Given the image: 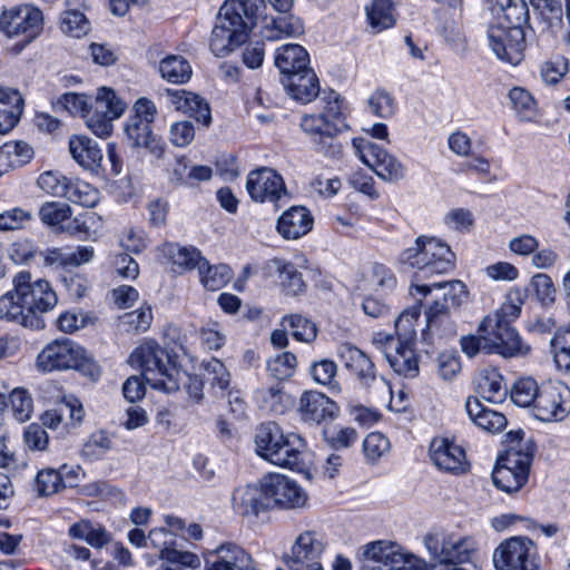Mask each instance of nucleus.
Here are the masks:
<instances>
[{"label": "nucleus", "instance_id": "f257e3e1", "mask_svg": "<svg viewBox=\"0 0 570 570\" xmlns=\"http://www.w3.org/2000/svg\"><path fill=\"white\" fill-rule=\"evenodd\" d=\"M57 302V294L46 279L33 281L29 272H21L13 278V289L0 297V318L42 330L46 326L42 315Z\"/></svg>", "mask_w": 570, "mask_h": 570}, {"label": "nucleus", "instance_id": "f03ea898", "mask_svg": "<svg viewBox=\"0 0 570 570\" xmlns=\"http://www.w3.org/2000/svg\"><path fill=\"white\" fill-rule=\"evenodd\" d=\"M323 108L317 112L304 114L299 119L301 130L311 139L316 153L328 159H340L343 150L335 137L347 129L344 99L333 89L321 96Z\"/></svg>", "mask_w": 570, "mask_h": 570}, {"label": "nucleus", "instance_id": "7ed1b4c3", "mask_svg": "<svg viewBox=\"0 0 570 570\" xmlns=\"http://www.w3.org/2000/svg\"><path fill=\"white\" fill-rule=\"evenodd\" d=\"M264 0H226L218 10L209 38L216 57H226L245 43L256 26Z\"/></svg>", "mask_w": 570, "mask_h": 570}, {"label": "nucleus", "instance_id": "20e7f679", "mask_svg": "<svg viewBox=\"0 0 570 570\" xmlns=\"http://www.w3.org/2000/svg\"><path fill=\"white\" fill-rule=\"evenodd\" d=\"M522 303L518 293L509 294L500 308L480 323L479 332L487 333L489 354L495 353L509 358L524 356L529 353L530 346L522 341L511 325L519 317Z\"/></svg>", "mask_w": 570, "mask_h": 570}, {"label": "nucleus", "instance_id": "39448f33", "mask_svg": "<svg viewBox=\"0 0 570 570\" xmlns=\"http://www.w3.org/2000/svg\"><path fill=\"white\" fill-rule=\"evenodd\" d=\"M400 262L416 269L414 281L446 274L454 268L455 254L443 240L433 236H419L414 245L404 249Z\"/></svg>", "mask_w": 570, "mask_h": 570}, {"label": "nucleus", "instance_id": "423d86ee", "mask_svg": "<svg viewBox=\"0 0 570 570\" xmlns=\"http://www.w3.org/2000/svg\"><path fill=\"white\" fill-rule=\"evenodd\" d=\"M129 363L141 370L142 379L154 389L167 393L179 389L180 372L167 352L155 342H146L129 356Z\"/></svg>", "mask_w": 570, "mask_h": 570}, {"label": "nucleus", "instance_id": "0eeeda50", "mask_svg": "<svg viewBox=\"0 0 570 570\" xmlns=\"http://www.w3.org/2000/svg\"><path fill=\"white\" fill-rule=\"evenodd\" d=\"M36 366L41 372L79 368L86 371L92 380L100 375L99 368L88 362L85 350L71 340H55L38 354Z\"/></svg>", "mask_w": 570, "mask_h": 570}, {"label": "nucleus", "instance_id": "6e6552de", "mask_svg": "<svg viewBox=\"0 0 570 570\" xmlns=\"http://www.w3.org/2000/svg\"><path fill=\"white\" fill-rule=\"evenodd\" d=\"M126 107L112 89L98 88L96 96L90 97L89 114H85L88 129L98 137L107 138L112 131V121L124 114Z\"/></svg>", "mask_w": 570, "mask_h": 570}, {"label": "nucleus", "instance_id": "1a4fd4ad", "mask_svg": "<svg viewBox=\"0 0 570 570\" xmlns=\"http://www.w3.org/2000/svg\"><path fill=\"white\" fill-rule=\"evenodd\" d=\"M353 147L361 161L382 180L397 183L405 178L404 165L377 144L364 138H355Z\"/></svg>", "mask_w": 570, "mask_h": 570}, {"label": "nucleus", "instance_id": "9d476101", "mask_svg": "<svg viewBox=\"0 0 570 570\" xmlns=\"http://www.w3.org/2000/svg\"><path fill=\"white\" fill-rule=\"evenodd\" d=\"M495 570H540L537 547L527 537H512L493 552Z\"/></svg>", "mask_w": 570, "mask_h": 570}, {"label": "nucleus", "instance_id": "9b49d317", "mask_svg": "<svg viewBox=\"0 0 570 570\" xmlns=\"http://www.w3.org/2000/svg\"><path fill=\"white\" fill-rule=\"evenodd\" d=\"M42 24V12L30 4L13 7L0 16V31L7 38H21L24 46L40 35Z\"/></svg>", "mask_w": 570, "mask_h": 570}, {"label": "nucleus", "instance_id": "f8f14e48", "mask_svg": "<svg viewBox=\"0 0 570 570\" xmlns=\"http://www.w3.org/2000/svg\"><path fill=\"white\" fill-rule=\"evenodd\" d=\"M424 546L430 556L440 563L473 562L478 554V542L473 537L449 534L440 540L438 535L428 534Z\"/></svg>", "mask_w": 570, "mask_h": 570}, {"label": "nucleus", "instance_id": "ddd939ff", "mask_svg": "<svg viewBox=\"0 0 570 570\" xmlns=\"http://www.w3.org/2000/svg\"><path fill=\"white\" fill-rule=\"evenodd\" d=\"M531 461L530 453L510 448L492 472L494 485L507 493L519 491L528 481Z\"/></svg>", "mask_w": 570, "mask_h": 570}, {"label": "nucleus", "instance_id": "4468645a", "mask_svg": "<svg viewBox=\"0 0 570 570\" xmlns=\"http://www.w3.org/2000/svg\"><path fill=\"white\" fill-rule=\"evenodd\" d=\"M532 413L542 422L562 421L570 413V387L561 381L543 382Z\"/></svg>", "mask_w": 570, "mask_h": 570}, {"label": "nucleus", "instance_id": "2eb2a0df", "mask_svg": "<svg viewBox=\"0 0 570 570\" xmlns=\"http://www.w3.org/2000/svg\"><path fill=\"white\" fill-rule=\"evenodd\" d=\"M373 344L384 355L393 371L400 375L413 377L419 373V361L413 350V342L395 340L394 335L376 333Z\"/></svg>", "mask_w": 570, "mask_h": 570}, {"label": "nucleus", "instance_id": "dca6fc26", "mask_svg": "<svg viewBox=\"0 0 570 570\" xmlns=\"http://www.w3.org/2000/svg\"><path fill=\"white\" fill-rule=\"evenodd\" d=\"M488 39L493 53L501 61L512 66L522 61L525 48L523 28L490 23Z\"/></svg>", "mask_w": 570, "mask_h": 570}, {"label": "nucleus", "instance_id": "f3484780", "mask_svg": "<svg viewBox=\"0 0 570 570\" xmlns=\"http://www.w3.org/2000/svg\"><path fill=\"white\" fill-rule=\"evenodd\" d=\"M246 190L254 202L272 203L278 209L285 185L282 175L272 168L261 167L247 175Z\"/></svg>", "mask_w": 570, "mask_h": 570}, {"label": "nucleus", "instance_id": "a211bd4d", "mask_svg": "<svg viewBox=\"0 0 570 570\" xmlns=\"http://www.w3.org/2000/svg\"><path fill=\"white\" fill-rule=\"evenodd\" d=\"M297 414L306 423L326 424L340 414L336 402L324 393L308 390L304 391L297 402Z\"/></svg>", "mask_w": 570, "mask_h": 570}, {"label": "nucleus", "instance_id": "6ab92c4d", "mask_svg": "<svg viewBox=\"0 0 570 570\" xmlns=\"http://www.w3.org/2000/svg\"><path fill=\"white\" fill-rule=\"evenodd\" d=\"M324 551L323 543L313 531L301 533L294 541L291 554H287L289 570H323L320 557Z\"/></svg>", "mask_w": 570, "mask_h": 570}, {"label": "nucleus", "instance_id": "aec40b11", "mask_svg": "<svg viewBox=\"0 0 570 570\" xmlns=\"http://www.w3.org/2000/svg\"><path fill=\"white\" fill-rule=\"evenodd\" d=\"M256 453L264 460L284 468L285 466V434L276 422L261 424L255 434Z\"/></svg>", "mask_w": 570, "mask_h": 570}, {"label": "nucleus", "instance_id": "412c9836", "mask_svg": "<svg viewBox=\"0 0 570 570\" xmlns=\"http://www.w3.org/2000/svg\"><path fill=\"white\" fill-rule=\"evenodd\" d=\"M430 458L444 472L460 474L468 469L464 450L446 438H435L432 440Z\"/></svg>", "mask_w": 570, "mask_h": 570}, {"label": "nucleus", "instance_id": "4be33fe9", "mask_svg": "<svg viewBox=\"0 0 570 570\" xmlns=\"http://www.w3.org/2000/svg\"><path fill=\"white\" fill-rule=\"evenodd\" d=\"M338 355L344 366L356 375L361 384L370 386L379 380L374 363L357 347L344 344L340 347Z\"/></svg>", "mask_w": 570, "mask_h": 570}, {"label": "nucleus", "instance_id": "5701e85b", "mask_svg": "<svg viewBox=\"0 0 570 570\" xmlns=\"http://www.w3.org/2000/svg\"><path fill=\"white\" fill-rule=\"evenodd\" d=\"M321 94L318 78L314 70L289 71L287 68V95L295 101L306 105Z\"/></svg>", "mask_w": 570, "mask_h": 570}, {"label": "nucleus", "instance_id": "b1692460", "mask_svg": "<svg viewBox=\"0 0 570 570\" xmlns=\"http://www.w3.org/2000/svg\"><path fill=\"white\" fill-rule=\"evenodd\" d=\"M441 291V296L436 299L441 301V305H445L448 311L451 308L460 307L468 297V291L464 283L461 281L441 282L432 284H417L412 283L410 292L414 295V292L426 296L432 289Z\"/></svg>", "mask_w": 570, "mask_h": 570}, {"label": "nucleus", "instance_id": "393cba45", "mask_svg": "<svg viewBox=\"0 0 570 570\" xmlns=\"http://www.w3.org/2000/svg\"><path fill=\"white\" fill-rule=\"evenodd\" d=\"M167 95L170 97V102L177 110L194 117L204 126L210 125V108L200 96L185 89H167Z\"/></svg>", "mask_w": 570, "mask_h": 570}, {"label": "nucleus", "instance_id": "a878e982", "mask_svg": "<svg viewBox=\"0 0 570 570\" xmlns=\"http://www.w3.org/2000/svg\"><path fill=\"white\" fill-rule=\"evenodd\" d=\"M491 23L522 28L529 19L524 0H490Z\"/></svg>", "mask_w": 570, "mask_h": 570}, {"label": "nucleus", "instance_id": "bb28decb", "mask_svg": "<svg viewBox=\"0 0 570 570\" xmlns=\"http://www.w3.org/2000/svg\"><path fill=\"white\" fill-rule=\"evenodd\" d=\"M127 142L134 147H144L154 156L160 157L164 153L160 139L153 134L151 125L137 117H129L125 125Z\"/></svg>", "mask_w": 570, "mask_h": 570}, {"label": "nucleus", "instance_id": "cd10ccee", "mask_svg": "<svg viewBox=\"0 0 570 570\" xmlns=\"http://www.w3.org/2000/svg\"><path fill=\"white\" fill-rule=\"evenodd\" d=\"M230 502L234 512L246 519H256L262 512L267 511L262 500V491L252 484L236 488Z\"/></svg>", "mask_w": 570, "mask_h": 570}, {"label": "nucleus", "instance_id": "c85d7f7f", "mask_svg": "<svg viewBox=\"0 0 570 570\" xmlns=\"http://www.w3.org/2000/svg\"><path fill=\"white\" fill-rule=\"evenodd\" d=\"M69 153L86 170L97 171L102 161V151L98 144L85 135H73L69 138Z\"/></svg>", "mask_w": 570, "mask_h": 570}, {"label": "nucleus", "instance_id": "c756f323", "mask_svg": "<svg viewBox=\"0 0 570 570\" xmlns=\"http://www.w3.org/2000/svg\"><path fill=\"white\" fill-rule=\"evenodd\" d=\"M21 94L12 88L0 87V134H8L19 122L23 110Z\"/></svg>", "mask_w": 570, "mask_h": 570}, {"label": "nucleus", "instance_id": "7c9ffc66", "mask_svg": "<svg viewBox=\"0 0 570 570\" xmlns=\"http://www.w3.org/2000/svg\"><path fill=\"white\" fill-rule=\"evenodd\" d=\"M312 454L305 440L297 433H287V469L298 473L305 481L311 480Z\"/></svg>", "mask_w": 570, "mask_h": 570}, {"label": "nucleus", "instance_id": "2f4dec72", "mask_svg": "<svg viewBox=\"0 0 570 570\" xmlns=\"http://www.w3.org/2000/svg\"><path fill=\"white\" fill-rule=\"evenodd\" d=\"M465 410L475 425L490 433L500 432L507 425V419L502 413L483 406L476 397H468Z\"/></svg>", "mask_w": 570, "mask_h": 570}, {"label": "nucleus", "instance_id": "473e14b6", "mask_svg": "<svg viewBox=\"0 0 570 570\" xmlns=\"http://www.w3.org/2000/svg\"><path fill=\"white\" fill-rule=\"evenodd\" d=\"M444 306L441 305L440 299H434L433 304L425 311L426 330L423 332L424 335L428 333L431 336H451L456 333L455 324L450 317V311Z\"/></svg>", "mask_w": 570, "mask_h": 570}, {"label": "nucleus", "instance_id": "72a5a7b5", "mask_svg": "<svg viewBox=\"0 0 570 570\" xmlns=\"http://www.w3.org/2000/svg\"><path fill=\"white\" fill-rule=\"evenodd\" d=\"M33 157L32 147L26 141H9L0 147V175L10 168L21 167Z\"/></svg>", "mask_w": 570, "mask_h": 570}, {"label": "nucleus", "instance_id": "f704fd0d", "mask_svg": "<svg viewBox=\"0 0 570 570\" xmlns=\"http://www.w3.org/2000/svg\"><path fill=\"white\" fill-rule=\"evenodd\" d=\"M262 500L266 510L283 509L285 498V475L268 473L259 481Z\"/></svg>", "mask_w": 570, "mask_h": 570}, {"label": "nucleus", "instance_id": "c9c22d12", "mask_svg": "<svg viewBox=\"0 0 570 570\" xmlns=\"http://www.w3.org/2000/svg\"><path fill=\"white\" fill-rule=\"evenodd\" d=\"M366 18L374 32H381L395 24L394 6L391 0H372L365 8Z\"/></svg>", "mask_w": 570, "mask_h": 570}, {"label": "nucleus", "instance_id": "e433bc0d", "mask_svg": "<svg viewBox=\"0 0 570 570\" xmlns=\"http://www.w3.org/2000/svg\"><path fill=\"white\" fill-rule=\"evenodd\" d=\"M164 253L169 261L181 271L199 269V265L205 264V257H203L200 250L194 246L167 244L164 248Z\"/></svg>", "mask_w": 570, "mask_h": 570}, {"label": "nucleus", "instance_id": "4c0bfd02", "mask_svg": "<svg viewBox=\"0 0 570 570\" xmlns=\"http://www.w3.org/2000/svg\"><path fill=\"white\" fill-rule=\"evenodd\" d=\"M161 77L171 83H185L191 77L189 61L179 55H169L159 61Z\"/></svg>", "mask_w": 570, "mask_h": 570}, {"label": "nucleus", "instance_id": "58836bf2", "mask_svg": "<svg viewBox=\"0 0 570 570\" xmlns=\"http://www.w3.org/2000/svg\"><path fill=\"white\" fill-rule=\"evenodd\" d=\"M69 534L75 539L85 540L89 546L96 549H101L110 541V534L105 527L94 524L88 520H81L72 524L69 529Z\"/></svg>", "mask_w": 570, "mask_h": 570}, {"label": "nucleus", "instance_id": "ea45409f", "mask_svg": "<svg viewBox=\"0 0 570 570\" xmlns=\"http://www.w3.org/2000/svg\"><path fill=\"white\" fill-rule=\"evenodd\" d=\"M71 214L70 206L59 202H47L38 210L41 223L59 233L62 232L63 223L70 219Z\"/></svg>", "mask_w": 570, "mask_h": 570}, {"label": "nucleus", "instance_id": "a19ab883", "mask_svg": "<svg viewBox=\"0 0 570 570\" xmlns=\"http://www.w3.org/2000/svg\"><path fill=\"white\" fill-rule=\"evenodd\" d=\"M204 265H199L200 283L209 291H218L224 287L233 277L230 267L226 264L209 265L208 261L204 259Z\"/></svg>", "mask_w": 570, "mask_h": 570}, {"label": "nucleus", "instance_id": "79ce46f5", "mask_svg": "<svg viewBox=\"0 0 570 570\" xmlns=\"http://www.w3.org/2000/svg\"><path fill=\"white\" fill-rule=\"evenodd\" d=\"M478 391L483 399L490 402L502 400L507 395L503 379L495 370L481 372L476 380Z\"/></svg>", "mask_w": 570, "mask_h": 570}, {"label": "nucleus", "instance_id": "37998d69", "mask_svg": "<svg viewBox=\"0 0 570 570\" xmlns=\"http://www.w3.org/2000/svg\"><path fill=\"white\" fill-rule=\"evenodd\" d=\"M322 436L324 442L336 451L351 448L358 439L355 429L330 423L323 426Z\"/></svg>", "mask_w": 570, "mask_h": 570}, {"label": "nucleus", "instance_id": "c03bdc74", "mask_svg": "<svg viewBox=\"0 0 570 570\" xmlns=\"http://www.w3.org/2000/svg\"><path fill=\"white\" fill-rule=\"evenodd\" d=\"M314 219L305 206H292L287 209V238L297 239L313 228Z\"/></svg>", "mask_w": 570, "mask_h": 570}, {"label": "nucleus", "instance_id": "a18cd8bd", "mask_svg": "<svg viewBox=\"0 0 570 570\" xmlns=\"http://www.w3.org/2000/svg\"><path fill=\"white\" fill-rule=\"evenodd\" d=\"M303 269L308 271V261L303 253H295L293 262L287 263V294L301 295L306 292Z\"/></svg>", "mask_w": 570, "mask_h": 570}, {"label": "nucleus", "instance_id": "49530a36", "mask_svg": "<svg viewBox=\"0 0 570 570\" xmlns=\"http://www.w3.org/2000/svg\"><path fill=\"white\" fill-rule=\"evenodd\" d=\"M401 547L393 542L376 541L365 546L364 557L370 561L379 563L375 569L384 570L391 567Z\"/></svg>", "mask_w": 570, "mask_h": 570}, {"label": "nucleus", "instance_id": "de8ad7c7", "mask_svg": "<svg viewBox=\"0 0 570 570\" xmlns=\"http://www.w3.org/2000/svg\"><path fill=\"white\" fill-rule=\"evenodd\" d=\"M67 191L63 198L83 207L92 208L99 202L98 189L83 180L70 179Z\"/></svg>", "mask_w": 570, "mask_h": 570}, {"label": "nucleus", "instance_id": "09e8293b", "mask_svg": "<svg viewBox=\"0 0 570 570\" xmlns=\"http://www.w3.org/2000/svg\"><path fill=\"white\" fill-rule=\"evenodd\" d=\"M509 99L520 120L532 121L535 119L538 114L537 104L529 91L514 87L509 92Z\"/></svg>", "mask_w": 570, "mask_h": 570}, {"label": "nucleus", "instance_id": "8fccbe9b", "mask_svg": "<svg viewBox=\"0 0 570 570\" xmlns=\"http://www.w3.org/2000/svg\"><path fill=\"white\" fill-rule=\"evenodd\" d=\"M311 375L315 383L326 386L331 393H340L341 386L336 381L337 365L327 358L314 362L311 366Z\"/></svg>", "mask_w": 570, "mask_h": 570}, {"label": "nucleus", "instance_id": "3c124183", "mask_svg": "<svg viewBox=\"0 0 570 570\" xmlns=\"http://www.w3.org/2000/svg\"><path fill=\"white\" fill-rule=\"evenodd\" d=\"M214 553L223 557L228 561L229 566L238 570H254L252 557L239 546L233 542H226L218 546Z\"/></svg>", "mask_w": 570, "mask_h": 570}, {"label": "nucleus", "instance_id": "603ef678", "mask_svg": "<svg viewBox=\"0 0 570 570\" xmlns=\"http://www.w3.org/2000/svg\"><path fill=\"white\" fill-rule=\"evenodd\" d=\"M112 449V439L104 430L94 432L85 442L81 455L90 461L99 460Z\"/></svg>", "mask_w": 570, "mask_h": 570}, {"label": "nucleus", "instance_id": "864d4df0", "mask_svg": "<svg viewBox=\"0 0 570 570\" xmlns=\"http://www.w3.org/2000/svg\"><path fill=\"white\" fill-rule=\"evenodd\" d=\"M53 109L85 118V114H89L90 110V97L83 94L66 92L53 104Z\"/></svg>", "mask_w": 570, "mask_h": 570}, {"label": "nucleus", "instance_id": "5fc2aeb1", "mask_svg": "<svg viewBox=\"0 0 570 570\" xmlns=\"http://www.w3.org/2000/svg\"><path fill=\"white\" fill-rule=\"evenodd\" d=\"M540 385H537L535 381L527 377L519 380L512 387L511 400L519 406H532L535 405V400L539 395Z\"/></svg>", "mask_w": 570, "mask_h": 570}, {"label": "nucleus", "instance_id": "6e6d98bb", "mask_svg": "<svg viewBox=\"0 0 570 570\" xmlns=\"http://www.w3.org/2000/svg\"><path fill=\"white\" fill-rule=\"evenodd\" d=\"M419 316V307H411L403 311L395 320V340L403 342H414L416 335L415 323Z\"/></svg>", "mask_w": 570, "mask_h": 570}, {"label": "nucleus", "instance_id": "4d7b16f0", "mask_svg": "<svg viewBox=\"0 0 570 570\" xmlns=\"http://www.w3.org/2000/svg\"><path fill=\"white\" fill-rule=\"evenodd\" d=\"M65 487L61 473L52 468L38 472L36 476V490L40 495H51Z\"/></svg>", "mask_w": 570, "mask_h": 570}, {"label": "nucleus", "instance_id": "13d9d810", "mask_svg": "<svg viewBox=\"0 0 570 570\" xmlns=\"http://www.w3.org/2000/svg\"><path fill=\"white\" fill-rule=\"evenodd\" d=\"M61 30L75 38H80L90 29V22L85 14L77 10L65 12L60 22Z\"/></svg>", "mask_w": 570, "mask_h": 570}, {"label": "nucleus", "instance_id": "bf43d9fd", "mask_svg": "<svg viewBox=\"0 0 570 570\" xmlns=\"http://www.w3.org/2000/svg\"><path fill=\"white\" fill-rule=\"evenodd\" d=\"M9 401L11 411L17 421L23 423L31 417L33 410L32 399L26 390H13L10 393Z\"/></svg>", "mask_w": 570, "mask_h": 570}, {"label": "nucleus", "instance_id": "052dcab7", "mask_svg": "<svg viewBox=\"0 0 570 570\" xmlns=\"http://www.w3.org/2000/svg\"><path fill=\"white\" fill-rule=\"evenodd\" d=\"M69 180V178L57 171H46L38 177L37 184L47 194L63 198L66 193H68Z\"/></svg>", "mask_w": 570, "mask_h": 570}, {"label": "nucleus", "instance_id": "680f3d73", "mask_svg": "<svg viewBox=\"0 0 570 570\" xmlns=\"http://www.w3.org/2000/svg\"><path fill=\"white\" fill-rule=\"evenodd\" d=\"M367 105L371 112L380 118H390L395 112L394 99L384 89L375 90L370 96Z\"/></svg>", "mask_w": 570, "mask_h": 570}, {"label": "nucleus", "instance_id": "e2e57ef3", "mask_svg": "<svg viewBox=\"0 0 570 570\" xmlns=\"http://www.w3.org/2000/svg\"><path fill=\"white\" fill-rule=\"evenodd\" d=\"M535 297L542 306H551L556 301V287L551 277L547 274H535L531 279Z\"/></svg>", "mask_w": 570, "mask_h": 570}, {"label": "nucleus", "instance_id": "0e129e2a", "mask_svg": "<svg viewBox=\"0 0 570 570\" xmlns=\"http://www.w3.org/2000/svg\"><path fill=\"white\" fill-rule=\"evenodd\" d=\"M205 370L208 375L207 380L214 389L217 387L222 393L228 389L230 374L223 362L212 358L205 364Z\"/></svg>", "mask_w": 570, "mask_h": 570}, {"label": "nucleus", "instance_id": "69168bd1", "mask_svg": "<svg viewBox=\"0 0 570 570\" xmlns=\"http://www.w3.org/2000/svg\"><path fill=\"white\" fill-rule=\"evenodd\" d=\"M568 71V59L563 56H557L543 63L541 67V77L546 83L553 85L560 81Z\"/></svg>", "mask_w": 570, "mask_h": 570}, {"label": "nucleus", "instance_id": "338daca9", "mask_svg": "<svg viewBox=\"0 0 570 570\" xmlns=\"http://www.w3.org/2000/svg\"><path fill=\"white\" fill-rule=\"evenodd\" d=\"M389 449V440L380 432L370 433L363 441V452L372 462L379 460Z\"/></svg>", "mask_w": 570, "mask_h": 570}, {"label": "nucleus", "instance_id": "774afa93", "mask_svg": "<svg viewBox=\"0 0 570 570\" xmlns=\"http://www.w3.org/2000/svg\"><path fill=\"white\" fill-rule=\"evenodd\" d=\"M384 570H429V567L425 560L400 549L391 567Z\"/></svg>", "mask_w": 570, "mask_h": 570}]
</instances>
